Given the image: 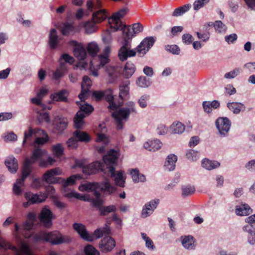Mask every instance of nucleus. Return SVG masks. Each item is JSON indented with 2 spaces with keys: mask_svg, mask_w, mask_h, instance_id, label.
Wrapping results in <instances>:
<instances>
[{
  "mask_svg": "<svg viewBox=\"0 0 255 255\" xmlns=\"http://www.w3.org/2000/svg\"><path fill=\"white\" fill-rule=\"evenodd\" d=\"M241 72V69L236 68L234 70L226 73L224 75V78L227 79H231L235 78Z\"/></svg>",
  "mask_w": 255,
  "mask_h": 255,
  "instance_id": "obj_49",
  "label": "nucleus"
},
{
  "mask_svg": "<svg viewBox=\"0 0 255 255\" xmlns=\"http://www.w3.org/2000/svg\"><path fill=\"white\" fill-rule=\"evenodd\" d=\"M80 179V175L76 174L71 176L64 182L63 184V190L64 196L68 198L74 197L84 201L88 200L85 196L76 193L70 189L68 187L69 186L74 184L76 180H79Z\"/></svg>",
  "mask_w": 255,
  "mask_h": 255,
  "instance_id": "obj_10",
  "label": "nucleus"
},
{
  "mask_svg": "<svg viewBox=\"0 0 255 255\" xmlns=\"http://www.w3.org/2000/svg\"><path fill=\"white\" fill-rule=\"evenodd\" d=\"M34 137V143L37 145H42L48 142L49 136L47 133L42 128H29L27 131H25L23 143L31 140Z\"/></svg>",
  "mask_w": 255,
  "mask_h": 255,
  "instance_id": "obj_9",
  "label": "nucleus"
},
{
  "mask_svg": "<svg viewBox=\"0 0 255 255\" xmlns=\"http://www.w3.org/2000/svg\"><path fill=\"white\" fill-rule=\"evenodd\" d=\"M52 124L55 128H67L68 126V121L65 118L56 116L52 121Z\"/></svg>",
  "mask_w": 255,
  "mask_h": 255,
  "instance_id": "obj_32",
  "label": "nucleus"
},
{
  "mask_svg": "<svg viewBox=\"0 0 255 255\" xmlns=\"http://www.w3.org/2000/svg\"><path fill=\"white\" fill-rule=\"evenodd\" d=\"M36 241H44L51 243L52 245H59L63 243H69L71 239L68 236H62L57 231H53L49 233L40 232L34 236Z\"/></svg>",
  "mask_w": 255,
  "mask_h": 255,
  "instance_id": "obj_7",
  "label": "nucleus"
},
{
  "mask_svg": "<svg viewBox=\"0 0 255 255\" xmlns=\"http://www.w3.org/2000/svg\"><path fill=\"white\" fill-rule=\"evenodd\" d=\"M228 108L234 114H238L241 111H244L246 107L245 105L241 103L232 102L227 104Z\"/></svg>",
  "mask_w": 255,
  "mask_h": 255,
  "instance_id": "obj_29",
  "label": "nucleus"
},
{
  "mask_svg": "<svg viewBox=\"0 0 255 255\" xmlns=\"http://www.w3.org/2000/svg\"><path fill=\"white\" fill-rule=\"evenodd\" d=\"M69 95V92L66 89H62L51 94L50 99L53 101L67 102Z\"/></svg>",
  "mask_w": 255,
  "mask_h": 255,
  "instance_id": "obj_22",
  "label": "nucleus"
},
{
  "mask_svg": "<svg viewBox=\"0 0 255 255\" xmlns=\"http://www.w3.org/2000/svg\"><path fill=\"white\" fill-rule=\"evenodd\" d=\"M235 212L239 216H247L252 212V209L249 205L244 203L236 206Z\"/></svg>",
  "mask_w": 255,
  "mask_h": 255,
  "instance_id": "obj_28",
  "label": "nucleus"
},
{
  "mask_svg": "<svg viewBox=\"0 0 255 255\" xmlns=\"http://www.w3.org/2000/svg\"><path fill=\"white\" fill-rule=\"evenodd\" d=\"M137 85L141 88H147L150 85L149 78L144 76H139L136 80Z\"/></svg>",
  "mask_w": 255,
  "mask_h": 255,
  "instance_id": "obj_40",
  "label": "nucleus"
},
{
  "mask_svg": "<svg viewBox=\"0 0 255 255\" xmlns=\"http://www.w3.org/2000/svg\"><path fill=\"white\" fill-rule=\"evenodd\" d=\"M216 128H230L231 122L227 117H219L215 122Z\"/></svg>",
  "mask_w": 255,
  "mask_h": 255,
  "instance_id": "obj_34",
  "label": "nucleus"
},
{
  "mask_svg": "<svg viewBox=\"0 0 255 255\" xmlns=\"http://www.w3.org/2000/svg\"><path fill=\"white\" fill-rule=\"evenodd\" d=\"M53 214L51 211L46 208L42 209L40 216L39 219L41 223L46 228H49L52 225V218Z\"/></svg>",
  "mask_w": 255,
  "mask_h": 255,
  "instance_id": "obj_18",
  "label": "nucleus"
},
{
  "mask_svg": "<svg viewBox=\"0 0 255 255\" xmlns=\"http://www.w3.org/2000/svg\"><path fill=\"white\" fill-rule=\"evenodd\" d=\"M143 146L146 149L150 151H155L159 148V140L156 139L147 141L144 143Z\"/></svg>",
  "mask_w": 255,
  "mask_h": 255,
  "instance_id": "obj_33",
  "label": "nucleus"
},
{
  "mask_svg": "<svg viewBox=\"0 0 255 255\" xmlns=\"http://www.w3.org/2000/svg\"><path fill=\"white\" fill-rule=\"evenodd\" d=\"M55 162V160L51 157H48L47 160L41 159L39 162V165L41 167H46L48 165H51Z\"/></svg>",
  "mask_w": 255,
  "mask_h": 255,
  "instance_id": "obj_61",
  "label": "nucleus"
},
{
  "mask_svg": "<svg viewBox=\"0 0 255 255\" xmlns=\"http://www.w3.org/2000/svg\"><path fill=\"white\" fill-rule=\"evenodd\" d=\"M85 115L81 112H78L74 118V128H81L84 124L83 119Z\"/></svg>",
  "mask_w": 255,
  "mask_h": 255,
  "instance_id": "obj_39",
  "label": "nucleus"
},
{
  "mask_svg": "<svg viewBox=\"0 0 255 255\" xmlns=\"http://www.w3.org/2000/svg\"><path fill=\"white\" fill-rule=\"evenodd\" d=\"M143 30V25L139 22L134 23L132 26L124 25L123 28V37L131 41L134 34L139 33Z\"/></svg>",
  "mask_w": 255,
  "mask_h": 255,
  "instance_id": "obj_13",
  "label": "nucleus"
},
{
  "mask_svg": "<svg viewBox=\"0 0 255 255\" xmlns=\"http://www.w3.org/2000/svg\"><path fill=\"white\" fill-rule=\"evenodd\" d=\"M42 150L39 148L36 147L34 149L30 158L26 159L22 169L21 177L20 179H18L13 185V190L15 195H19L21 194L22 192L21 186L24 185L25 179L31 173V165L36 162L42 156Z\"/></svg>",
  "mask_w": 255,
  "mask_h": 255,
  "instance_id": "obj_4",
  "label": "nucleus"
},
{
  "mask_svg": "<svg viewBox=\"0 0 255 255\" xmlns=\"http://www.w3.org/2000/svg\"><path fill=\"white\" fill-rule=\"evenodd\" d=\"M237 38L238 36L236 33H232L225 36V40L228 44L234 43L237 40Z\"/></svg>",
  "mask_w": 255,
  "mask_h": 255,
  "instance_id": "obj_60",
  "label": "nucleus"
},
{
  "mask_svg": "<svg viewBox=\"0 0 255 255\" xmlns=\"http://www.w3.org/2000/svg\"><path fill=\"white\" fill-rule=\"evenodd\" d=\"M104 91H94L92 92V98L97 102H99L104 99Z\"/></svg>",
  "mask_w": 255,
  "mask_h": 255,
  "instance_id": "obj_56",
  "label": "nucleus"
},
{
  "mask_svg": "<svg viewBox=\"0 0 255 255\" xmlns=\"http://www.w3.org/2000/svg\"><path fill=\"white\" fill-rule=\"evenodd\" d=\"M74 137L70 138L67 141V147L69 149L75 148L78 146V141L88 142L91 140L90 136L85 132L76 130L74 132Z\"/></svg>",
  "mask_w": 255,
  "mask_h": 255,
  "instance_id": "obj_12",
  "label": "nucleus"
},
{
  "mask_svg": "<svg viewBox=\"0 0 255 255\" xmlns=\"http://www.w3.org/2000/svg\"><path fill=\"white\" fill-rule=\"evenodd\" d=\"M155 39L153 37H147L144 38L135 50L131 49V41L124 37L122 38V46L119 50L118 56L122 61H126L128 58L133 57L136 52L140 57H142L153 46L155 42Z\"/></svg>",
  "mask_w": 255,
  "mask_h": 255,
  "instance_id": "obj_2",
  "label": "nucleus"
},
{
  "mask_svg": "<svg viewBox=\"0 0 255 255\" xmlns=\"http://www.w3.org/2000/svg\"><path fill=\"white\" fill-rule=\"evenodd\" d=\"M183 247L189 251L195 250L196 247V240L191 235L182 236L179 238Z\"/></svg>",
  "mask_w": 255,
  "mask_h": 255,
  "instance_id": "obj_16",
  "label": "nucleus"
},
{
  "mask_svg": "<svg viewBox=\"0 0 255 255\" xmlns=\"http://www.w3.org/2000/svg\"><path fill=\"white\" fill-rule=\"evenodd\" d=\"M98 45L94 42L90 43L87 46V52L92 57L95 56L99 52Z\"/></svg>",
  "mask_w": 255,
  "mask_h": 255,
  "instance_id": "obj_44",
  "label": "nucleus"
},
{
  "mask_svg": "<svg viewBox=\"0 0 255 255\" xmlns=\"http://www.w3.org/2000/svg\"><path fill=\"white\" fill-rule=\"evenodd\" d=\"M243 231L248 233V235H252L255 232V228L252 224H248L242 227Z\"/></svg>",
  "mask_w": 255,
  "mask_h": 255,
  "instance_id": "obj_58",
  "label": "nucleus"
},
{
  "mask_svg": "<svg viewBox=\"0 0 255 255\" xmlns=\"http://www.w3.org/2000/svg\"><path fill=\"white\" fill-rule=\"evenodd\" d=\"M79 190L83 192H94V194L96 199H93L92 200V205L94 207L98 208L100 211V208L103 207L102 206L103 204V201L100 199L101 192L110 194L115 191L116 188L111 185L108 182H103L101 183L88 182L79 186Z\"/></svg>",
  "mask_w": 255,
  "mask_h": 255,
  "instance_id": "obj_3",
  "label": "nucleus"
},
{
  "mask_svg": "<svg viewBox=\"0 0 255 255\" xmlns=\"http://www.w3.org/2000/svg\"><path fill=\"white\" fill-rule=\"evenodd\" d=\"M5 164L11 173H15L18 169V163L16 159L10 157L5 161Z\"/></svg>",
  "mask_w": 255,
  "mask_h": 255,
  "instance_id": "obj_30",
  "label": "nucleus"
},
{
  "mask_svg": "<svg viewBox=\"0 0 255 255\" xmlns=\"http://www.w3.org/2000/svg\"><path fill=\"white\" fill-rule=\"evenodd\" d=\"M102 6L101 0H88L87 2V9L90 12H93L92 20L95 22L101 23L109 16L108 11L102 8Z\"/></svg>",
  "mask_w": 255,
  "mask_h": 255,
  "instance_id": "obj_5",
  "label": "nucleus"
},
{
  "mask_svg": "<svg viewBox=\"0 0 255 255\" xmlns=\"http://www.w3.org/2000/svg\"><path fill=\"white\" fill-rule=\"evenodd\" d=\"M75 30V27L72 23H65L64 24L61 32L64 35H69L71 32Z\"/></svg>",
  "mask_w": 255,
  "mask_h": 255,
  "instance_id": "obj_46",
  "label": "nucleus"
},
{
  "mask_svg": "<svg viewBox=\"0 0 255 255\" xmlns=\"http://www.w3.org/2000/svg\"><path fill=\"white\" fill-rule=\"evenodd\" d=\"M202 166L203 168L211 170L218 168L220 163L217 161H212L205 158L202 161Z\"/></svg>",
  "mask_w": 255,
  "mask_h": 255,
  "instance_id": "obj_31",
  "label": "nucleus"
},
{
  "mask_svg": "<svg viewBox=\"0 0 255 255\" xmlns=\"http://www.w3.org/2000/svg\"><path fill=\"white\" fill-rule=\"evenodd\" d=\"M60 173L61 171L58 168L49 170L44 174L43 179L48 183H57L59 180L55 176L60 174Z\"/></svg>",
  "mask_w": 255,
  "mask_h": 255,
  "instance_id": "obj_19",
  "label": "nucleus"
},
{
  "mask_svg": "<svg viewBox=\"0 0 255 255\" xmlns=\"http://www.w3.org/2000/svg\"><path fill=\"white\" fill-rule=\"evenodd\" d=\"M33 226V223L32 222H30L28 221H26L25 224L23 226V230L25 231H28L30 233L29 235H24V237L26 238H29L30 237L31 234V230L32 229Z\"/></svg>",
  "mask_w": 255,
  "mask_h": 255,
  "instance_id": "obj_55",
  "label": "nucleus"
},
{
  "mask_svg": "<svg viewBox=\"0 0 255 255\" xmlns=\"http://www.w3.org/2000/svg\"><path fill=\"white\" fill-rule=\"evenodd\" d=\"M177 160V157L174 154L168 155L165 162L163 169L167 171H171L175 168V163Z\"/></svg>",
  "mask_w": 255,
  "mask_h": 255,
  "instance_id": "obj_23",
  "label": "nucleus"
},
{
  "mask_svg": "<svg viewBox=\"0 0 255 255\" xmlns=\"http://www.w3.org/2000/svg\"><path fill=\"white\" fill-rule=\"evenodd\" d=\"M89 91L88 89L82 88L81 93L79 95L78 97L82 102L84 101L88 98Z\"/></svg>",
  "mask_w": 255,
  "mask_h": 255,
  "instance_id": "obj_64",
  "label": "nucleus"
},
{
  "mask_svg": "<svg viewBox=\"0 0 255 255\" xmlns=\"http://www.w3.org/2000/svg\"><path fill=\"white\" fill-rule=\"evenodd\" d=\"M158 204V200H153L145 204L141 212V217L146 218L150 216L154 210L157 207Z\"/></svg>",
  "mask_w": 255,
  "mask_h": 255,
  "instance_id": "obj_20",
  "label": "nucleus"
},
{
  "mask_svg": "<svg viewBox=\"0 0 255 255\" xmlns=\"http://www.w3.org/2000/svg\"><path fill=\"white\" fill-rule=\"evenodd\" d=\"M130 84L129 81L126 80L122 81L119 86L120 93L119 97L123 101L124 99H127L129 95V85ZM123 103V101H122Z\"/></svg>",
  "mask_w": 255,
  "mask_h": 255,
  "instance_id": "obj_24",
  "label": "nucleus"
},
{
  "mask_svg": "<svg viewBox=\"0 0 255 255\" xmlns=\"http://www.w3.org/2000/svg\"><path fill=\"white\" fill-rule=\"evenodd\" d=\"M182 42L186 45L191 44L193 41V36L189 33L184 34L182 36Z\"/></svg>",
  "mask_w": 255,
  "mask_h": 255,
  "instance_id": "obj_59",
  "label": "nucleus"
},
{
  "mask_svg": "<svg viewBox=\"0 0 255 255\" xmlns=\"http://www.w3.org/2000/svg\"><path fill=\"white\" fill-rule=\"evenodd\" d=\"M24 197L27 202L23 203L24 208H27L32 204L41 203L45 200L43 195H38L37 194H33L30 192H26L24 194Z\"/></svg>",
  "mask_w": 255,
  "mask_h": 255,
  "instance_id": "obj_14",
  "label": "nucleus"
},
{
  "mask_svg": "<svg viewBox=\"0 0 255 255\" xmlns=\"http://www.w3.org/2000/svg\"><path fill=\"white\" fill-rule=\"evenodd\" d=\"M130 113H137L135 105L131 101L127 102L124 107L120 108L113 114V116L118 124V128L123 127V121L128 120Z\"/></svg>",
  "mask_w": 255,
  "mask_h": 255,
  "instance_id": "obj_6",
  "label": "nucleus"
},
{
  "mask_svg": "<svg viewBox=\"0 0 255 255\" xmlns=\"http://www.w3.org/2000/svg\"><path fill=\"white\" fill-rule=\"evenodd\" d=\"M128 10L127 7L122 8L109 18L108 22L112 31H116L120 29H123L124 25H123L121 18L127 14Z\"/></svg>",
  "mask_w": 255,
  "mask_h": 255,
  "instance_id": "obj_11",
  "label": "nucleus"
},
{
  "mask_svg": "<svg viewBox=\"0 0 255 255\" xmlns=\"http://www.w3.org/2000/svg\"><path fill=\"white\" fill-rule=\"evenodd\" d=\"M52 150L54 155L57 157H60L63 154L64 148L61 143L52 145Z\"/></svg>",
  "mask_w": 255,
  "mask_h": 255,
  "instance_id": "obj_45",
  "label": "nucleus"
},
{
  "mask_svg": "<svg viewBox=\"0 0 255 255\" xmlns=\"http://www.w3.org/2000/svg\"><path fill=\"white\" fill-rule=\"evenodd\" d=\"M70 44L74 46V54L79 60H83L86 58L87 51L82 45L75 40L70 41Z\"/></svg>",
  "mask_w": 255,
  "mask_h": 255,
  "instance_id": "obj_15",
  "label": "nucleus"
},
{
  "mask_svg": "<svg viewBox=\"0 0 255 255\" xmlns=\"http://www.w3.org/2000/svg\"><path fill=\"white\" fill-rule=\"evenodd\" d=\"M200 142V138L198 136H192L189 142V146L190 147H194L199 144Z\"/></svg>",
  "mask_w": 255,
  "mask_h": 255,
  "instance_id": "obj_62",
  "label": "nucleus"
},
{
  "mask_svg": "<svg viewBox=\"0 0 255 255\" xmlns=\"http://www.w3.org/2000/svg\"><path fill=\"white\" fill-rule=\"evenodd\" d=\"M213 25L216 32L219 33H225L227 29V27L221 20H216Z\"/></svg>",
  "mask_w": 255,
  "mask_h": 255,
  "instance_id": "obj_41",
  "label": "nucleus"
},
{
  "mask_svg": "<svg viewBox=\"0 0 255 255\" xmlns=\"http://www.w3.org/2000/svg\"><path fill=\"white\" fill-rule=\"evenodd\" d=\"M165 49L167 51L173 54L179 55L180 54V49L177 45H167L165 46Z\"/></svg>",
  "mask_w": 255,
  "mask_h": 255,
  "instance_id": "obj_51",
  "label": "nucleus"
},
{
  "mask_svg": "<svg viewBox=\"0 0 255 255\" xmlns=\"http://www.w3.org/2000/svg\"><path fill=\"white\" fill-rule=\"evenodd\" d=\"M210 0H196L193 4V9L195 11H198L201 8L203 7L206 4L208 3Z\"/></svg>",
  "mask_w": 255,
  "mask_h": 255,
  "instance_id": "obj_47",
  "label": "nucleus"
},
{
  "mask_svg": "<svg viewBox=\"0 0 255 255\" xmlns=\"http://www.w3.org/2000/svg\"><path fill=\"white\" fill-rule=\"evenodd\" d=\"M115 240L109 236H106L100 243L99 247L103 252L107 253L112 250L115 247Z\"/></svg>",
  "mask_w": 255,
  "mask_h": 255,
  "instance_id": "obj_17",
  "label": "nucleus"
},
{
  "mask_svg": "<svg viewBox=\"0 0 255 255\" xmlns=\"http://www.w3.org/2000/svg\"><path fill=\"white\" fill-rule=\"evenodd\" d=\"M80 111L79 112H82L84 114L89 115L91 114L93 111L94 110L93 107L87 103H84L83 104H81L79 106Z\"/></svg>",
  "mask_w": 255,
  "mask_h": 255,
  "instance_id": "obj_48",
  "label": "nucleus"
},
{
  "mask_svg": "<svg viewBox=\"0 0 255 255\" xmlns=\"http://www.w3.org/2000/svg\"><path fill=\"white\" fill-rule=\"evenodd\" d=\"M74 229L78 233L80 237L87 241H93L95 238H100L104 234L108 235L110 231L107 228H99L96 230L94 234L90 235L87 231L85 226L80 223H74Z\"/></svg>",
  "mask_w": 255,
  "mask_h": 255,
  "instance_id": "obj_8",
  "label": "nucleus"
},
{
  "mask_svg": "<svg viewBox=\"0 0 255 255\" xmlns=\"http://www.w3.org/2000/svg\"><path fill=\"white\" fill-rule=\"evenodd\" d=\"M186 158L192 161L197 160L199 158V154L198 151L194 149H188L186 152Z\"/></svg>",
  "mask_w": 255,
  "mask_h": 255,
  "instance_id": "obj_42",
  "label": "nucleus"
},
{
  "mask_svg": "<svg viewBox=\"0 0 255 255\" xmlns=\"http://www.w3.org/2000/svg\"><path fill=\"white\" fill-rule=\"evenodd\" d=\"M149 96L147 95H144L141 96L138 101L139 106L142 108H144L147 106V101L149 100Z\"/></svg>",
  "mask_w": 255,
  "mask_h": 255,
  "instance_id": "obj_57",
  "label": "nucleus"
},
{
  "mask_svg": "<svg viewBox=\"0 0 255 255\" xmlns=\"http://www.w3.org/2000/svg\"><path fill=\"white\" fill-rule=\"evenodd\" d=\"M92 84L90 78L86 75H85L83 77V81L81 84V88L88 89L89 91Z\"/></svg>",
  "mask_w": 255,
  "mask_h": 255,
  "instance_id": "obj_53",
  "label": "nucleus"
},
{
  "mask_svg": "<svg viewBox=\"0 0 255 255\" xmlns=\"http://www.w3.org/2000/svg\"><path fill=\"white\" fill-rule=\"evenodd\" d=\"M96 23H97L95 22L93 20L87 21L84 25L86 32L88 34H91L96 31L97 29Z\"/></svg>",
  "mask_w": 255,
  "mask_h": 255,
  "instance_id": "obj_43",
  "label": "nucleus"
},
{
  "mask_svg": "<svg viewBox=\"0 0 255 255\" xmlns=\"http://www.w3.org/2000/svg\"><path fill=\"white\" fill-rule=\"evenodd\" d=\"M116 210V208L114 205H110L106 207H102L100 208V214L102 216H106L109 213L114 212Z\"/></svg>",
  "mask_w": 255,
  "mask_h": 255,
  "instance_id": "obj_50",
  "label": "nucleus"
},
{
  "mask_svg": "<svg viewBox=\"0 0 255 255\" xmlns=\"http://www.w3.org/2000/svg\"><path fill=\"white\" fill-rule=\"evenodd\" d=\"M104 99L109 104L108 109L110 110H116L118 109V105L114 101L113 92L112 90L108 89L104 90Z\"/></svg>",
  "mask_w": 255,
  "mask_h": 255,
  "instance_id": "obj_21",
  "label": "nucleus"
},
{
  "mask_svg": "<svg viewBox=\"0 0 255 255\" xmlns=\"http://www.w3.org/2000/svg\"><path fill=\"white\" fill-rule=\"evenodd\" d=\"M50 122L49 114L46 112H38L36 123L38 125L43 123H48Z\"/></svg>",
  "mask_w": 255,
  "mask_h": 255,
  "instance_id": "obj_36",
  "label": "nucleus"
},
{
  "mask_svg": "<svg viewBox=\"0 0 255 255\" xmlns=\"http://www.w3.org/2000/svg\"><path fill=\"white\" fill-rule=\"evenodd\" d=\"M181 195L183 197L190 196L195 192V188L191 185H183L181 187Z\"/></svg>",
  "mask_w": 255,
  "mask_h": 255,
  "instance_id": "obj_35",
  "label": "nucleus"
},
{
  "mask_svg": "<svg viewBox=\"0 0 255 255\" xmlns=\"http://www.w3.org/2000/svg\"><path fill=\"white\" fill-rule=\"evenodd\" d=\"M59 42L57 31L55 28L51 29L49 36V44L51 49L57 48Z\"/></svg>",
  "mask_w": 255,
  "mask_h": 255,
  "instance_id": "obj_27",
  "label": "nucleus"
},
{
  "mask_svg": "<svg viewBox=\"0 0 255 255\" xmlns=\"http://www.w3.org/2000/svg\"><path fill=\"white\" fill-rule=\"evenodd\" d=\"M191 6L190 4H186L182 6L178 7L174 10L172 13V16L178 17L182 15L190 9Z\"/></svg>",
  "mask_w": 255,
  "mask_h": 255,
  "instance_id": "obj_37",
  "label": "nucleus"
},
{
  "mask_svg": "<svg viewBox=\"0 0 255 255\" xmlns=\"http://www.w3.org/2000/svg\"><path fill=\"white\" fill-rule=\"evenodd\" d=\"M245 168L250 172L255 173V159L247 162L245 165Z\"/></svg>",
  "mask_w": 255,
  "mask_h": 255,
  "instance_id": "obj_54",
  "label": "nucleus"
},
{
  "mask_svg": "<svg viewBox=\"0 0 255 255\" xmlns=\"http://www.w3.org/2000/svg\"><path fill=\"white\" fill-rule=\"evenodd\" d=\"M220 102L217 100L210 101H204L202 103V106L204 111L206 113H210L212 109H216L220 107Z\"/></svg>",
  "mask_w": 255,
  "mask_h": 255,
  "instance_id": "obj_26",
  "label": "nucleus"
},
{
  "mask_svg": "<svg viewBox=\"0 0 255 255\" xmlns=\"http://www.w3.org/2000/svg\"><path fill=\"white\" fill-rule=\"evenodd\" d=\"M130 174L134 182H144L146 179L145 176L140 174L139 170L136 169H132Z\"/></svg>",
  "mask_w": 255,
  "mask_h": 255,
  "instance_id": "obj_38",
  "label": "nucleus"
},
{
  "mask_svg": "<svg viewBox=\"0 0 255 255\" xmlns=\"http://www.w3.org/2000/svg\"><path fill=\"white\" fill-rule=\"evenodd\" d=\"M64 60L66 63L72 64L74 62V59L68 54H63L61 55L60 60Z\"/></svg>",
  "mask_w": 255,
  "mask_h": 255,
  "instance_id": "obj_63",
  "label": "nucleus"
},
{
  "mask_svg": "<svg viewBox=\"0 0 255 255\" xmlns=\"http://www.w3.org/2000/svg\"><path fill=\"white\" fill-rule=\"evenodd\" d=\"M136 70V68L133 63L130 61L126 63L122 72V75L125 78L128 79L132 76Z\"/></svg>",
  "mask_w": 255,
  "mask_h": 255,
  "instance_id": "obj_25",
  "label": "nucleus"
},
{
  "mask_svg": "<svg viewBox=\"0 0 255 255\" xmlns=\"http://www.w3.org/2000/svg\"><path fill=\"white\" fill-rule=\"evenodd\" d=\"M85 255H99L100 253L91 245H87L85 248Z\"/></svg>",
  "mask_w": 255,
  "mask_h": 255,
  "instance_id": "obj_52",
  "label": "nucleus"
},
{
  "mask_svg": "<svg viewBox=\"0 0 255 255\" xmlns=\"http://www.w3.org/2000/svg\"><path fill=\"white\" fill-rule=\"evenodd\" d=\"M118 158V153L115 150H110L108 154L103 157V160L107 165L106 171L105 168V164L100 161H95L91 164L85 165L84 163L80 160L76 161L77 166L81 167L83 169V172L85 174L91 175L95 174L99 171L104 172L106 173L108 172V175H110L112 178H114L117 185L123 187L125 184V179H124V171H120L116 173L115 168L113 166L116 165Z\"/></svg>",
  "mask_w": 255,
  "mask_h": 255,
  "instance_id": "obj_1",
  "label": "nucleus"
}]
</instances>
